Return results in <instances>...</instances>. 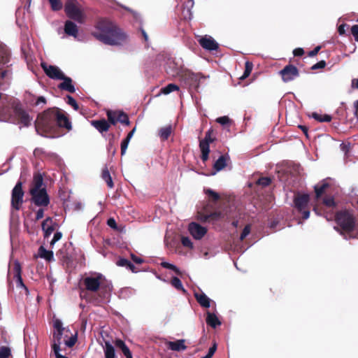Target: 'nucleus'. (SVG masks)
<instances>
[{
	"label": "nucleus",
	"mask_w": 358,
	"mask_h": 358,
	"mask_svg": "<svg viewBox=\"0 0 358 358\" xmlns=\"http://www.w3.org/2000/svg\"><path fill=\"white\" fill-rule=\"evenodd\" d=\"M36 130L44 136H59V129H71V123L65 111L59 108H49L39 113L35 122Z\"/></svg>",
	"instance_id": "obj_1"
},
{
	"label": "nucleus",
	"mask_w": 358,
	"mask_h": 358,
	"mask_svg": "<svg viewBox=\"0 0 358 358\" xmlns=\"http://www.w3.org/2000/svg\"><path fill=\"white\" fill-rule=\"evenodd\" d=\"M94 37L103 43L111 46L123 45L127 40V35L114 22L101 19L95 25Z\"/></svg>",
	"instance_id": "obj_2"
},
{
	"label": "nucleus",
	"mask_w": 358,
	"mask_h": 358,
	"mask_svg": "<svg viewBox=\"0 0 358 358\" xmlns=\"http://www.w3.org/2000/svg\"><path fill=\"white\" fill-rule=\"evenodd\" d=\"M113 289L111 282L99 273H91V303L101 305L108 301Z\"/></svg>",
	"instance_id": "obj_3"
},
{
	"label": "nucleus",
	"mask_w": 358,
	"mask_h": 358,
	"mask_svg": "<svg viewBox=\"0 0 358 358\" xmlns=\"http://www.w3.org/2000/svg\"><path fill=\"white\" fill-rule=\"evenodd\" d=\"M53 328L52 343L62 342V336H64V342L66 346L71 348L75 345L77 341V334H73L69 329L63 327L62 322L59 319L53 320Z\"/></svg>",
	"instance_id": "obj_4"
},
{
	"label": "nucleus",
	"mask_w": 358,
	"mask_h": 358,
	"mask_svg": "<svg viewBox=\"0 0 358 358\" xmlns=\"http://www.w3.org/2000/svg\"><path fill=\"white\" fill-rule=\"evenodd\" d=\"M80 296L82 300L80 303V307L83 309V311L80 313V328L82 330L85 331L87 324V316L85 313V308H86L87 312L89 308L87 305L90 301V276L85 277L83 281L80 282Z\"/></svg>",
	"instance_id": "obj_5"
},
{
	"label": "nucleus",
	"mask_w": 358,
	"mask_h": 358,
	"mask_svg": "<svg viewBox=\"0 0 358 358\" xmlns=\"http://www.w3.org/2000/svg\"><path fill=\"white\" fill-rule=\"evenodd\" d=\"M336 222L342 228V229L347 234H350L353 231L355 227V220L352 215L346 211H341L336 215ZM345 239L350 238H358V232L356 235L352 236L351 234L344 235Z\"/></svg>",
	"instance_id": "obj_6"
},
{
	"label": "nucleus",
	"mask_w": 358,
	"mask_h": 358,
	"mask_svg": "<svg viewBox=\"0 0 358 358\" xmlns=\"http://www.w3.org/2000/svg\"><path fill=\"white\" fill-rule=\"evenodd\" d=\"M166 72L171 77L179 76L183 80L196 78V75L187 70L183 69L174 59H169L166 64Z\"/></svg>",
	"instance_id": "obj_7"
},
{
	"label": "nucleus",
	"mask_w": 358,
	"mask_h": 358,
	"mask_svg": "<svg viewBox=\"0 0 358 358\" xmlns=\"http://www.w3.org/2000/svg\"><path fill=\"white\" fill-rule=\"evenodd\" d=\"M64 11L66 16L79 23H83L85 15L81 5L76 0H67L64 5Z\"/></svg>",
	"instance_id": "obj_8"
},
{
	"label": "nucleus",
	"mask_w": 358,
	"mask_h": 358,
	"mask_svg": "<svg viewBox=\"0 0 358 358\" xmlns=\"http://www.w3.org/2000/svg\"><path fill=\"white\" fill-rule=\"evenodd\" d=\"M24 192L22 189V182L21 181H18L12 189L11 192L10 205L12 208L15 210H19L21 208L24 202Z\"/></svg>",
	"instance_id": "obj_9"
},
{
	"label": "nucleus",
	"mask_w": 358,
	"mask_h": 358,
	"mask_svg": "<svg viewBox=\"0 0 358 358\" xmlns=\"http://www.w3.org/2000/svg\"><path fill=\"white\" fill-rule=\"evenodd\" d=\"M31 201L38 207H46L50 204V199L46 188L37 191H29Z\"/></svg>",
	"instance_id": "obj_10"
},
{
	"label": "nucleus",
	"mask_w": 358,
	"mask_h": 358,
	"mask_svg": "<svg viewBox=\"0 0 358 358\" xmlns=\"http://www.w3.org/2000/svg\"><path fill=\"white\" fill-rule=\"evenodd\" d=\"M309 203V195L307 194L297 195L294 199V203L296 208L303 215L304 220L310 217V210L307 209Z\"/></svg>",
	"instance_id": "obj_11"
},
{
	"label": "nucleus",
	"mask_w": 358,
	"mask_h": 358,
	"mask_svg": "<svg viewBox=\"0 0 358 358\" xmlns=\"http://www.w3.org/2000/svg\"><path fill=\"white\" fill-rule=\"evenodd\" d=\"M9 62V52L6 47L0 43V86L4 84V80L8 71L3 69V66Z\"/></svg>",
	"instance_id": "obj_12"
},
{
	"label": "nucleus",
	"mask_w": 358,
	"mask_h": 358,
	"mask_svg": "<svg viewBox=\"0 0 358 358\" xmlns=\"http://www.w3.org/2000/svg\"><path fill=\"white\" fill-rule=\"evenodd\" d=\"M12 273L13 278L15 279L16 286L17 288H22L24 290L25 294H29V289L24 284L22 278V267L18 261H15L13 265Z\"/></svg>",
	"instance_id": "obj_13"
},
{
	"label": "nucleus",
	"mask_w": 358,
	"mask_h": 358,
	"mask_svg": "<svg viewBox=\"0 0 358 358\" xmlns=\"http://www.w3.org/2000/svg\"><path fill=\"white\" fill-rule=\"evenodd\" d=\"M279 73L285 83L290 82L299 76L297 68L292 64L285 66Z\"/></svg>",
	"instance_id": "obj_14"
},
{
	"label": "nucleus",
	"mask_w": 358,
	"mask_h": 358,
	"mask_svg": "<svg viewBox=\"0 0 358 358\" xmlns=\"http://www.w3.org/2000/svg\"><path fill=\"white\" fill-rule=\"evenodd\" d=\"M188 231L196 240H201L207 233L206 227L194 222L189 224Z\"/></svg>",
	"instance_id": "obj_15"
},
{
	"label": "nucleus",
	"mask_w": 358,
	"mask_h": 358,
	"mask_svg": "<svg viewBox=\"0 0 358 358\" xmlns=\"http://www.w3.org/2000/svg\"><path fill=\"white\" fill-rule=\"evenodd\" d=\"M41 66L45 74L51 79L60 80L64 76V73L57 66L42 64Z\"/></svg>",
	"instance_id": "obj_16"
},
{
	"label": "nucleus",
	"mask_w": 358,
	"mask_h": 358,
	"mask_svg": "<svg viewBox=\"0 0 358 358\" xmlns=\"http://www.w3.org/2000/svg\"><path fill=\"white\" fill-rule=\"evenodd\" d=\"M14 113L20 124H22L24 127L30 125L32 118L21 106H16L14 108Z\"/></svg>",
	"instance_id": "obj_17"
},
{
	"label": "nucleus",
	"mask_w": 358,
	"mask_h": 358,
	"mask_svg": "<svg viewBox=\"0 0 358 358\" xmlns=\"http://www.w3.org/2000/svg\"><path fill=\"white\" fill-rule=\"evenodd\" d=\"M199 43L203 49L208 51L217 50L219 48V44L209 35L200 37Z\"/></svg>",
	"instance_id": "obj_18"
},
{
	"label": "nucleus",
	"mask_w": 358,
	"mask_h": 358,
	"mask_svg": "<svg viewBox=\"0 0 358 358\" xmlns=\"http://www.w3.org/2000/svg\"><path fill=\"white\" fill-rule=\"evenodd\" d=\"M46 188L43 182V174L39 171L34 173L33 179L30 184L29 191H37Z\"/></svg>",
	"instance_id": "obj_19"
},
{
	"label": "nucleus",
	"mask_w": 358,
	"mask_h": 358,
	"mask_svg": "<svg viewBox=\"0 0 358 358\" xmlns=\"http://www.w3.org/2000/svg\"><path fill=\"white\" fill-rule=\"evenodd\" d=\"M60 80H62V82L58 85V88L60 90L66 91L69 93H74L76 92V87L73 84V80L70 77L64 75L63 78H61Z\"/></svg>",
	"instance_id": "obj_20"
},
{
	"label": "nucleus",
	"mask_w": 358,
	"mask_h": 358,
	"mask_svg": "<svg viewBox=\"0 0 358 358\" xmlns=\"http://www.w3.org/2000/svg\"><path fill=\"white\" fill-rule=\"evenodd\" d=\"M41 227L44 232V238H48L55 229L52 217H48L44 220Z\"/></svg>",
	"instance_id": "obj_21"
},
{
	"label": "nucleus",
	"mask_w": 358,
	"mask_h": 358,
	"mask_svg": "<svg viewBox=\"0 0 358 358\" xmlns=\"http://www.w3.org/2000/svg\"><path fill=\"white\" fill-rule=\"evenodd\" d=\"M185 339H180L176 341H167L166 343L169 349L175 352L185 351L187 349V346L185 344Z\"/></svg>",
	"instance_id": "obj_22"
},
{
	"label": "nucleus",
	"mask_w": 358,
	"mask_h": 358,
	"mask_svg": "<svg viewBox=\"0 0 358 358\" xmlns=\"http://www.w3.org/2000/svg\"><path fill=\"white\" fill-rule=\"evenodd\" d=\"M194 296L203 308H210L212 300L203 292L194 293Z\"/></svg>",
	"instance_id": "obj_23"
},
{
	"label": "nucleus",
	"mask_w": 358,
	"mask_h": 358,
	"mask_svg": "<svg viewBox=\"0 0 358 358\" xmlns=\"http://www.w3.org/2000/svg\"><path fill=\"white\" fill-rule=\"evenodd\" d=\"M103 341L105 344L103 347L105 358H117L115 348L110 343V341L103 338Z\"/></svg>",
	"instance_id": "obj_24"
},
{
	"label": "nucleus",
	"mask_w": 358,
	"mask_h": 358,
	"mask_svg": "<svg viewBox=\"0 0 358 358\" xmlns=\"http://www.w3.org/2000/svg\"><path fill=\"white\" fill-rule=\"evenodd\" d=\"M206 322L208 325L214 329L221 325V322L215 313L208 311L206 313Z\"/></svg>",
	"instance_id": "obj_25"
},
{
	"label": "nucleus",
	"mask_w": 358,
	"mask_h": 358,
	"mask_svg": "<svg viewBox=\"0 0 358 358\" xmlns=\"http://www.w3.org/2000/svg\"><path fill=\"white\" fill-rule=\"evenodd\" d=\"M64 32L66 34L76 36L78 32L77 25L71 20H66L64 24Z\"/></svg>",
	"instance_id": "obj_26"
},
{
	"label": "nucleus",
	"mask_w": 358,
	"mask_h": 358,
	"mask_svg": "<svg viewBox=\"0 0 358 358\" xmlns=\"http://www.w3.org/2000/svg\"><path fill=\"white\" fill-rule=\"evenodd\" d=\"M91 124L94 126L101 133L107 131L110 127L109 124L104 119L101 120L92 121L91 122Z\"/></svg>",
	"instance_id": "obj_27"
},
{
	"label": "nucleus",
	"mask_w": 358,
	"mask_h": 358,
	"mask_svg": "<svg viewBox=\"0 0 358 358\" xmlns=\"http://www.w3.org/2000/svg\"><path fill=\"white\" fill-rule=\"evenodd\" d=\"M38 255L41 258L45 259L47 262H52L54 260L53 252L47 250L43 246H40L38 248Z\"/></svg>",
	"instance_id": "obj_28"
},
{
	"label": "nucleus",
	"mask_w": 358,
	"mask_h": 358,
	"mask_svg": "<svg viewBox=\"0 0 358 358\" xmlns=\"http://www.w3.org/2000/svg\"><path fill=\"white\" fill-rule=\"evenodd\" d=\"M227 166V157L224 155H221L214 163L213 168L215 170V172L213 174H215L217 172L221 171Z\"/></svg>",
	"instance_id": "obj_29"
},
{
	"label": "nucleus",
	"mask_w": 358,
	"mask_h": 358,
	"mask_svg": "<svg viewBox=\"0 0 358 358\" xmlns=\"http://www.w3.org/2000/svg\"><path fill=\"white\" fill-rule=\"evenodd\" d=\"M199 148L201 152V159L203 162H206L208 159V155L210 152L209 144L206 141H200Z\"/></svg>",
	"instance_id": "obj_30"
},
{
	"label": "nucleus",
	"mask_w": 358,
	"mask_h": 358,
	"mask_svg": "<svg viewBox=\"0 0 358 358\" xmlns=\"http://www.w3.org/2000/svg\"><path fill=\"white\" fill-rule=\"evenodd\" d=\"M115 345L117 348L122 350V353L126 357V358H133L130 350L126 345L124 341L122 340H117L115 343Z\"/></svg>",
	"instance_id": "obj_31"
},
{
	"label": "nucleus",
	"mask_w": 358,
	"mask_h": 358,
	"mask_svg": "<svg viewBox=\"0 0 358 358\" xmlns=\"http://www.w3.org/2000/svg\"><path fill=\"white\" fill-rule=\"evenodd\" d=\"M172 132V127L171 125H167L164 127H162L159 131V136L163 140H166L169 137Z\"/></svg>",
	"instance_id": "obj_32"
},
{
	"label": "nucleus",
	"mask_w": 358,
	"mask_h": 358,
	"mask_svg": "<svg viewBox=\"0 0 358 358\" xmlns=\"http://www.w3.org/2000/svg\"><path fill=\"white\" fill-rule=\"evenodd\" d=\"M311 117L320 122H329L331 120V116L327 114L321 115L317 113H313Z\"/></svg>",
	"instance_id": "obj_33"
},
{
	"label": "nucleus",
	"mask_w": 358,
	"mask_h": 358,
	"mask_svg": "<svg viewBox=\"0 0 358 358\" xmlns=\"http://www.w3.org/2000/svg\"><path fill=\"white\" fill-rule=\"evenodd\" d=\"M101 177H102L103 180H105V182H106V184L109 188L113 187V182L112 178H111L110 174L107 168H105L104 169H103L102 173H101Z\"/></svg>",
	"instance_id": "obj_34"
},
{
	"label": "nucleus",
	"mask_w": 358,
	"mask_h": 358,
	"mask_svg": "<svg viewBox=\"0 0 358 358\" xmlns=\"http://www.w3.org/2000/svg\"><path fill=\"white\" fill-rule=\"evenodd\" d=\"M171 285L177 290L182 291L183 293L186 292L181 280L178 278L173 277L171 280Z\"/></svg>",
	"instance_id": "obj_35"
},
{
	"label": "nucleus",
	"mask_w": 358,
	"mask_h": 358,
	"mask_svg": "<svg viewBox=\"0 0 358 358\" xmlns=\"http://www.w3.org/2000/svg\"><path fill=\"white\" fill-rule=\"evenodd\" d=\"M178 90H179V87L177 85L173 84V83H170L161 89V93L166 95V94H170L172 92L178 91Z\"/></svg>",
	"instance_id": "obj_36"
},
{
	"label": "nucleus",
	"mask_w": 358,
	"mask_h": 358,
	"mask_svg": "<svg viewBox=\"0 0 358 358\" xmlns=\"http://www.w3.org/2000/svg\"><path fill=\"white\" fill-rule=\"evenodd\" d=\"M62 344V342L59 343H52V349L55 353L56 358H68L66 356H63L60 355L59 352L61 351L60 345Z\"/></svg>",
	"instance_id": "obj_37"
},
{
	"label": "nucleus",
	"mask_w": 358,
	"mask_h": 358,
	"mask_svg": "<svg viewBox=\"0 0 358 358\" xmlns=\"http://www.w3.org/2000/svg\"><path fill=\"white\" fill-rule=\"evenodd\" d=\"M48 1L50 4L51 9L53 11L60 10L63 7L61 0H48Z\"/></svg>",
	"instance_id": "obj_38"
},
{
	"label": "nucleus",
	"mask_w": 358,
	"mask_h": 358,
	"mask_svg": "<svg viewBox=\"0 0 358 358\" xmlns=\"http://www.w3.org/2000/svg\"><path fill=\"white\" fill-rule=\"evenodd\" d=\"M107 117L111 124H115L117 122L118 111L108 110Z\"/></svg>",
	"instance_id": "obj_39"
},
{
	"label": "nucleus",
	"mask_w": 358,
	"mask_h": 358,
	"mask_svg": "<svg viewBox=\"0 0 358 358\" xmlns=\"http://www.w3.org/2000/svg\"><path fill=\"white\" fill-rule=\"evenodd\" d=\"M117 122L125 125H129L130 123L127 115L122 111H118Z\"/></svg>",
	"instance_id": "obj_40"
},
{
	"label": "nucleus",
	"mask_w": 358,
	"mask_h": 358,
	"mask_svg": "<svg viewBox=\"0 0 358 358\" xmlns=\"http://www.w3.org/2000/svg\"><path fill=\"white\" fill-rule=\"evenodd\" d=\"M327 186H328V184L326 182H323V184L321 185H315L314 188H315V192L317 199H318L321 196V195L323 194L324 189H326V187Z\"/></svg>",
	"instance_id": "obj_41"
},
{
	"label": "nucleus",
	"mask_w": 358,
	"mask_h": 358,
	"mask_svg": "<svg viewBox=\"0 0 358 358\" xmlns=\"http://www.w3.org/2000/svg\"><path fill=\"white\" fill-rule=\"evenodd\" d=\"M66 102L71 106L74 110H78L79 106L76 99L71 95H66L65 98Z\"/></svg>",
	"instance_id": "obj_42"
},
{
	"label": "nucleus",
	"mask_w": 358,
	"mask_h": 358,
	"mask_svg": "<svg viewBox=\"0 0 358 358\" xmlns=\"http://www.w3.org/2000/svg\"><path fill=\"white\" fill-rule=\"evenodd\" d=\"M161 266L165 268L173 271L177 274H180V269L174 264L167 262H162Z\"/></svg>",
	"instance_id": "obj_43"
},
{
	"label": "nucleus",
	"mask_w": 358,
	"mask_h": 358,
	"mask_svg": "<svg viewBox=\"0 0 358 358\" xmlns=\"http://www.w3.org/2000/svg\"><path fill=\"white\" fill-rule=\"evenodd\" d=\"M11 355L10 349L6 346L0 348V358H8Z\"/></svg>",
	"instance_id": "obj_44"
},
{
	"label": "nucleus",
	"mask_w": 358,
	"mask_h": 358,
	"mask_svg": "<svg viewBox=\"0 0 358 358\" xmlns=\"http://www.w3.org/2000/svg\"><path fill=\"white\" fill-rule=\"evenodd\" d=\"M253 68L252 63L247 61L245 62V69L243 75L242 76V78H247L251 73Z\"/></svg>",
	"instance_id": "obj_45"
},
{
	"label": "nucleus",
	"mask_w": 358,
	"mask_h": 358,
	"mask_svg": "<svg viewBox=\"0 0 358 358\" xmlns=\"http://www.w3.org/2000/svg\"><path fill=\"white\" fill-rule=\"evenodd\" d=\"M181 243L183 246L189 248L190 249L193 248V243L189 237L182 236L181 238Z\"/></svg>",
	"instance_id": "obj_46"
},
{
	"label": "nucleus",
	"mask_w": 358,
	"mask_h": 358,
	"mask_svg": "<svg viewBox=\"0 0 358 358\" xmlns=\"http://www.w3.org/2000/svg\"><path fill=\"white\" fill-rule=\"evenodd\" d=\"M205 193L214 201H217L220 199L219 194L211 189H206L204 190Z\"/></svg>",
	"instance_id": "obj_47"
},
{
	"label": "nucleus",
	"mask_w": 358,
	"mask_h": 358,
	"mask_svg": "<svg viewBox=\"0 0 358 358\" xmlns=\"http://www.w3.org/2000/svg\"><path fill=\"white\" fill-rule=\"evenodd\" d=\"M130 140L129 138H124L121 143V155L123 156L125 155L127 152V149L128 148V145L129 143Z\"/></svg>",
	"instance_id": "obj_48"
},
{
	"label": "nucleus",
	"mask_w": 358,
	"mask_h": 358,
	"mask_svg": "<svg viewBox=\"0 0 358 358\" xmlns=\"http://www.w3.org/2000/svg\"><path fill=\"white\" fill-rule=\"evenodd\" d=\"M271 180L269 178L264 177L258 180L257 183L263 187H266L270 185Z\"/></svg>",
	"instance_id": "obj_49"
},
{
	"label": "nucleus",
	"mask_w": 358,
	"mask_h": 358,
	"mask_svg": "<svg viewBox=\"0 0 358 358\" xmlns=\"http://www.w3.org/2000/svg\"><path fill=\"white\" fill-rule=\"evenodd\" d=\"M216 122L217 123L220 124L221 125L224 126L226 124H228L230 122V120L227 116H222V117H217L216 119Z\"/></svg>",
	"instance_id": "obj_50"
},
{
	"label": "nucleus",
	"mask_w": 358,
	"mask_h": 358,
	"mask_svg": "<svg viewBox=\"0 0 358 358\" xmlns=\"http://www.w3.org/2000/svg\"><path fill=\"white\" fill-rule=\"evenodd\" d=\"M212 132H213L212 129H209L206 133L205 138L203 140H201V141H206L208 144H210V143L213 142L214 138H212V136H211Z\"/></svg>",
	"instance_id": "obj_51"
},
{
	"label": "nucleus",
	"mask_w": 358,
	"mask_h": 358,
	"mask_svg": "<svg viewBox=\"0 0 358 358\" xmlns=\"http://www.w3.org/2000/svg\"><path fill=\"white\" fill-rule=\"evenodd\" d=\"M250 232V226L249 225L245 226L241 234L240 240L243 241L245 237H247L249 235Z\"/></svg>",
	"instance_id": "obj_52"
},
{
	"label": "nucleus",
	"mask_w": 358,
	"mask_h": 358,
	"mask_svg": "<svg viewBox=\"0 0 358 358\" xmlns=\"http://www.w3.org/2000/svg\"><path fill=\"white\" fill-rule=\"evenodd\" d=\"M351 33L355 40L358 42V24L352 25L351 27Z\"/></svg>",
	"instance_id": "obj_53"
},
{
	"label": "nucleus",
	"mask_w": 358,
	"mask_h": 358,
	"mask_svg": "<svg viewBox=\"0 0 358 358\" xmlns=\"http://www.w3.org/2000/svg\"><path fill=\"white\" fill-rule=\"evenodd\" d=\"M62 237V233L60 231H57L53 236V238L52 239L50 242L51 246H52L57 241H59Z\"/></svg>",
	"instance_id": "obj_54"
},
{
	"label": "nucleus",
	"mask_w": 358,
	"mask_h": 358,
	"mask_svg": "<svg viewBox=\"0 0 358 358\" xmlns=\"http://www.w3.org/2000/svg\"><path fill=\"white\" fill-rule=\"evenodd\" d=\"M220 214L214 213L210 215H204L203 217L201 218V221H207L210 217H214L215 219L217 220L220 217Z\"/></svg>",
	"instance_id": "obj_55"
},
{
	"label": "nucleus",
	"mask_w": 358,
	"mask_h": 358,
	"mask_svg": "<svg viewBox=\"0 0 358 358\" xmlns=\"http://www.w3.org/2000/svg\"><path fill=\"white\" fill-rule=\"evenodd\" d=\"M326 66V62L323 60L315 64L313 66H312V69L313 70H316V69H323Z\"/></svg>",
	"instance_id": "obj_56"
},
{
	"label": "nucleus",
	"mask_w": 358,
	"mask_h": 358,
	"mask_svg": "<svg viewBox=\"0 0 358 358\" xmlns=\"http://www.w3.org/2000/svg\"><path fill=\"white\" fill-rule=\"evenodd\" d=\"M107 224L112 229H117V223H116V221L114 218L113 217H110L108 220L107 221Z\"/></svg>",
	"instance_id": "obj_57"
},
{
	"label": "nucleus",
	"mask_w": 358,
	"mask_h": 358,
	"mask_svg": "<svg viewBox=\"0 0 358 358\" xmlns=\"http://www.w3.org/2000/svg\"><path fill=\"white\" fill-rule=\"evenodd\" d=\"M129 261L124 258H120L117 262V265L119 266L127 267L129 264Z\"/></svg>",
	"instance_id": "obj_58"
},
{
	"label": "nucleus",
	"mask_w": 358,
	"mask_h": 358,
	"mask_svg": "<svg viewBox=\"0 0 358 358\" xmlns=\"http://www.w3.org/2000/svg\"><path fill=\"white\" fill-rule=\"evenodd\" d=\"M46 103V99L44 96H38L35 102V106H39L41 104L45 105Z\"/></svg>",
	"instance_id": "obj_59"
},
{
	"label": "nucleus",
	"mask_w": 358,
	"mask_h": 358,
	"mask_svg": "<svg viewBox=\"0 0 358 358\" xmlns=\"http://www.w3.org/2000/svg\"><path fill=\"white\" fill-rule=\"evenodd\" d=\"M293 54L294 56L301 57L304 54V50L301 48H297L294 50Z\"/></svg>",
	"instance_id": "obj_60"
},
{
	"label": "nucleus",
	"mask_w": 358,
	"mask_h": 358,
	"mask_svg": "<svg viewBox=\"0 0 358 358\" xmlns=\"http://www.w3.org/2000/svg\"><path fill=\"white\" fill-rule=\"evenodd\" d=\"M44 210L43 208H39L36 213V220H39L43 217Z\"/></svg>",
	"instance_id": "obj_61"
},
{
	"label": "nucleus",
	"mask_w": 358,
	"mask_h": 358,
	"mask_svg": "<svg viewBox=\"0 0 358 358\" xmlns=\"http://www.w3.org/2000/svg\"><path fill=\"white\" fill-rule=\"evenodd\" d=\"M324 203L327 206H334V201L332 198H326L324 199Z\"/></svg>",
	"instance_id": "obj_62"
},
{
	"label": "nucleus",
	"mask_w": 358,
	"mask_h": 358,
	"mask_svg": "<svg viewBox=\"0 0 358 358\" xmlns=\"http://www.w3.org/2000/svg\"><path fill=\"white\" fill-rule=\"evenodd\" d=\"M131 257L132 260H133L135 263H136V264H141V263H143V260L141 258H140V257H136V255H134V254H131Z\"/></svg>",
	"instance_id": "obj_63"
},
{
	"label": "nucleus",
	"mask_w": 358,
	"mask_h": 358,
	"mask_svg": "<svg viewBox=\"0 0 358 358\" xmlns=\"http://www.w3.org/2000/svg\"><path fill=\"white\" fill-rule=\"evenodd\" d=\"M347 24H342L338 27V31L340 35H343L345 33V27Z\"/></svg>",
	"instance_id": "obj_64"
}]
</instances>
